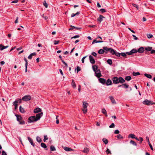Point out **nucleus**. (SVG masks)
I'll list each match as a JSON object with an SVG mask.
<instances>
[{
    "mask_svg": "<svg viewBox=\"0 0 155 155\" xmlns=\"http://www.w3.org/2000/svg\"><path fill=\"white\" fill-rule=\"evenodd\" d=\"M43 113L41 112L36 115V116H31L28 118V123L36 122L39 120L41 117L42 116Z\"/></svg>",
    "mask_w": 155,
    "mask_h": 155,
    "instance_id": "f257e3e1",
    "label": "nucleus"
},
{
    "mask_svg": "<svg viewBox=\"0 0 155 155\" xmlns=\"http://www.w3.org/2000/svg\"><path fill=\"white\" fill-rule=\"evenodd\" d=\"M112 80L114 84H115L119 83L123 84L125 82V80L122 77L118 78L117 77H114L112 78Z\"/></svg>",
    "mask_w": 155,
    "mask_h": 155,
    "instance_id": "f03ea898",
    "label": "nucleus"
},
{
    "mask_svg": "<svg viewBox=\"0 0 155 155\" xmlns=\"http://www.w3.org/2000/svg\"><path fill=\"white\" fill-rule=\"evenodd\" d=\"M15 116L17 117V120L19 122L20 124L24 125L25 124V121L22 120V117L20 115L16 114Z\"/></svg>",
    "mask_w": 155,
    "mask_h": 155,
    "instance_id": "7ed1b4c3",
    "label": "nucleus"
},
{
    "mask_svg": "<svg viewBox=\"0 0 155 155\" xmlns=\"http://www.w3.org/2000/svg\"><path fill=\"white\" fill-rule=\"evenodd\" d=\"M88 105V104L87 103L83 101V105L82 109V110L84 114H86L87 111V107Z\"/></svg>",
    "mask_w": 155,
    "mask_h": 155,
    "instance_id": "20e7f679",
    "label": "nucleus"
},
{
    "mask_svg": "<svg viewBox=\"0 0 155 155\" xmlns=\"http://www.w3.org/2000/svg\"><path fill=\"white\" fill-rule=\"evenodd\" d=\"M143 103L147 105H153L155 104V103L153 101H149L148 100L146 99L143 102Z\"/></svg>",
    "mask_w": 155,
    "mask_h": 155,
    "instance_id": "39448f33",
    "label": "nucleus"
},
{
    "mask_svg": "<svg viewBox=\"0 0 155 155\" xmlns=\"http://www.w3.org/2000/svg\"><path fill=\"white\" fill-rule=\"evenodd\" d=\"M31 97L29 95H25L22 98V100L24 101H28L31 99Z\"/></svg>",
    "mask_w": 155,
    "mask_h": 155,
    "instance_id": "423d86ee",
    "label": "nucleus"
},
{
    "mask_svg": "<svg viewBox=\"0 0 155 155\" xmlns=\"http://www.w3.org/2000/svg\"><path fill=\"white\" fill-rule=\"evenodd\" d=\"M95 72V76L98 78H99L102 76V75L101 74L100 69H98Z\"/></svg>",
    "mask_w": 155,
    "mask_h": 155,
    "instance_id": "0eeeda50",
    "label": "nucleus"
},
{
    "mask_svg": "<svg viewBox=\"0 0 155 155\" xmlns=\"http://www.w3.org/2000/svg\"><path fill=\"white\" fill-rule=\"evenodd\" d=\"M89 59L90 62L92 64H94L95 63V61L94 58L91 55L89 56Z\"/></svg>",
    "mask_w": 155,
    "mask_h": 155,
    "instance_id": "6e6552de",
    "label": "nucleus"
},
{
    "mask_svg": "<svg viewBox=\"0 0 155 155\" xmlns=\"http://www.w3.org/2000/svg\"><path fill=\"white\" fill-rule=\"evenodd\" d=\"M98 80L100 83H101L103 84H105L106 82V80L103 78H100L98 79Z\"/></svg>",
    "mask_w": 155,
    "mask_h": 155,
    "instance_id": "1a4fd4ad",
    "label": "nucleus"
},
{
    "mask_svg": "<svg viewBox=\"0 0 155 155\" xmlns=\"http://www.w3.org/2000/svg\"><path fill=\"white\" fill-rule=\"evenodd\" d=\"M144 51V50L143 47H141L137 50V52L139 53H142Z\"/></svg>",
    "mask_w": 155,
    "mask_h": 155,
    "instance_id": "9d476101",
    "label": "nucleus"
},
{
    "mask_svg": "<svg viewBox=\"0 0 155 155\" xmlns=\"http://www.w3.org/2000/svg\"><path fill=\"white\" fill-rule=\"evenodd\" d=\"M109 97L110 98V101H111V102L112 104H116V102L115 100H114L113 97L112 96H109Z\"/></svg>",
    "mask_w": 155,
    "mask_h": 155,
    "instance_id": "9b49d317",
    "label": "nucleus"
},
{
    "mask_svg": "<svg viewBox=\"0 0 155 155\" xmlns=\"http://www.w3.org/2000/svg\"><path fill=\"white\" fill-rule=\"evenodd\" d=\"M71 85L74 89H76L77 87L74 80H72Z\"/></svg>",
    "mask_w": 155,
    "mask_h": 155,
    "instance_id": "f8f14e48",
    "label": "nucleus"
},
{
    "mask_svg": "<svg viewBox=\"0 0 155 155\" xmlns=\"http://www.w3.org/2000/svg\"><path fill=\"white\" fill-rule=\"evenodd\" d=\"M107 86L110 85L112 84V82L109 79L107 80L105 83Z\"/></svg>",
    "mask_w": 155,
    "mask_h": 155,
    "instance_id": "ddd939ff",
    "label": "nucleus"
},
{
    "mask_svg": "<svg viewBox=\"0 0 155 155\" xmlns=\"http://www.w3.org/2000/svg\"><path fill=\"white\" fill-rule=\"evenodd\" d=\"M104 18V17L103 15H100L99 17L97 18V21L101 22L102 21Z\"/></svg>",
    "mask_w": 155,
    "mask_h": 155,
    "instance_id": "4468645a",
    "label": "nucleus"
},
{
    "mask_svg": "<svg viewBox=\"0 0 155 155\" xmlns=\"http://www.w3.org/2000/svg\"><path fill=\"white\" fill-rule=\"evenodd\" d=\"M41 110L39 108H37L35 109L34 111V113H37L38 112H41Z\"/></svg>",
    "mask_w": 155,
    "mask_h": 155,
    "instance_id": "2eb2a0df",
    "label": "nucleus"
},
{
    "mask_svg": "<svg viewBox=\"0 0 155 155\" xmlns=\"http://www.w3.org/2000/svg\"><path fill=\"white\" fill-rule=\"evenodd\" d=\"M28 140L29 141L31 144L33 146H34L35 144L33 143V141L32 140L30 137H28Z\"/></svg>",
    "mask_w": 155,
    "mask_h": 155,
    "instance_id": "dca6fc26",
    "label": "nucleus"
},
{
    "mask_svg": "<svg viewBox=\"0 0 155 155\" xmlns=\"http://www.w3.org/2000/svg\"><path fill=\"white\" fill-rule=\"evenodd\" d=\"M102 113L104 114L106 117H107V113L106 110L104 108H103L102 109Z\"/></svg>",
    "mask_w": 155,
    "mask_h": 155,
    "instance_id": "f3484780",
    "label": "nucleus"
},
{
    "mask_svg": "<svg viewBox=\"0 0 155 155\" xmlns=\"http://www.w3.org/2000/svg\"><path fill=\"white\" fill-rule=\"evenodd\" d=\"M24 60L25 62V72H27V66L28 65V62L27 61V60L26 59V58H24Z\"/></svg>",
    "mask_w": 155,
    "mask_h": 155,
    "instance_id": "a211bd4d",
    "label": "nucleus"
},
{
    "mask_svg": "<svg viewBox=\"0 0 155 155\" xmlns=\"http://www.w3.org/2000/svg\"><path fill=\"white\" fill-rule=\"evenodd\" d=\"M8 46H4L2 45H0V49L1 50H3L6 48H8Z\"/></svg>",
    "mask_w": 155,
    "mask_h": 155,
    "instance_id": "6ab92c4d",
    "label": "nucleus"
},
{
    "mask_svg": "<svg viewBox=\"0 0 155 155\" xmlns=\"http://www.w3.org/2000/svg\"><path fill=\"white\" fill-rule=\"evenodd\" d=\"M92 68L94 71L95 72L98 70V67L96 65H93L92 66Z\"/></svg>",
    "mask_w": 155,
    "mask_h": 155,
    "instance_id": "aec40b11",
    "label": "nucleus"
},
{
    "mask_svg": "<svg viewBox=\"0 0 155 155\" xmlns=\"http://www.w3.org/2000/svg\"><path fill=\"white\" fill-rule=\"evenodd\" d=\"M152 49V47H145V49L147 51H150Z\"/></svg>",
    "mask_w": 155,
    "mask_h": 155,
    "instance_id": "412c9836",
    "label": "nucleus"
},
{
    "mask_svg": "<svg viewBox=\"0 0 155 155\" xmlns=\"http://www.w3.org/2000/svg\"><path fill=\"white\" fill-rule=\"evenodd\" d=\"M64 149L67 151H70L72 150V149L68 147H64Z\"/></svg>",
    "mask_w": 155,
    "mask_h": 155,
    "instance_id": "4be33fe9",
    "label": "nucleus"
},
{
    "mask_svg": "<svg viewBox=\"0 0 155 155\" xmlns=\"http://www.w3.org/2000/svg\"><path fill=\"white\" fill-rule=\"evenodd\" d=\"M103 48V49L104 50H105L107 51L106 53H107V51H109L110 49V48H108L107 47H104Z\"/></svg>",
    "mask_w": 155,
    "mask_h": 155,
    "instance_id": "5701e85b",
    "label": "nucleus"
},
{
    "mask_svg": "<svg viewBox=\"0 0 155 155\" xmlns=\"http://www.w3.org/2000/svg\"><path fill=\"white\" fill-rule=\"evenodd\" d=\"M20 111L21 113H24L25 112L24 109L21 106L19 107Z\"/></svg>",
    "mask_w": 155,
    "mask_h": 155,
    "instance_id": "b1692460",
    "label": "nucleus"
},
{
    "mask_svg": "<svg viewBox=\"0 0 155 155\" xmlns=\"http://www.w3.org/2000/svg\"><path fill=\"white\" fill-rule=\"evenodd\" d=\"M102 140L105 144H107L108 142V140L105 138H103Z\"/></svg>",
    "mask_w": 155,
    "mask_h": 155,
    "instance_id": "393cba45",
    "label": "nucleus"
},
{
    "mask_svg": "<svg viewBox=\"0 0 155 155\" xmlns=\"http://www.w3.org/2000/svg\"><path fill=\"white\" fill-rule=\"evenodd\" d=\"M115 51H116L115 50L111 48H110V49L109 51L110 52V53H111L112 54H114Z\"/></svg>",
    "mask_w": 155,
    "mask_h": 155,
    "instance_id": "a878e982",
    "label": "nucleus"
},
{
    "mask_svg": "<svg viewBox=\"0 0 155 155\" xmlns=\"http://www.w3.org/2000/svg\"><path fill=\"white\" fill-rule=\"evenodd\" d=\"M144 75L146 77H147L148 78H149L150 79L152 77V76L151 75L149 74L146 73L144 74Z\"/></svg>",
    "mask_w": 155,
    "mask_h": 155,
    "instance_id": "bb28decb",
    "label": "nucleus"
},
{
    "mask_svg": "<svg viewBox=\"0 0 155 155\" xmlns=\"http://www.w3.org/2000/svg\"><path fill=\"white\" fill-rule=\"evenodd\" d=\"M135 136L134 134H130L128 137H130L132 138H135Z\"/></svg>",
    "mask_w": 155,
    "mask_h": 155,
    "instance_id": "cd10ccee",
    "label": "nucleus"
},
{
    "mask_svg": "<svg viewBox=\"0 0 155 155\" xmlns=\"http://www.w3.org/2000/svg\"><path fill=\"white\" fill-rule=\"evenodd\" d=\"M123 87V88H127L129 87V85L128 84H126V83L122 84Z\"/></svg>",
    "mask_w": 155,
    "mask_h": 155,
    "instance_id": "c85d7f7f",
    "label": "nucleus"
},
{
    "mask_svg": "<svg viewBox=\"0 0 155 155\" xmlns=\"http://www.w3.org/2000/svg\"><path fill=\"white\" fill-rule=\"evenodd\" d=\"M125 80L127 81H129L131 79V77L130 76H127L125 77Z\"/></svg>",
    "mask_w": 155,
    "mask_h": 155,
    "instance_id": "c756f323",
    "label": "nucleus"
},
{
    "mask_svg": "<svg viewBox=\"0 0 155 155\" xmlns=\"http://www.w3.org/2000/svg\"><path fill=\"white\" fill-rule=\"evenodd\" d=\"M104 52V50L102 49H100L98 51V53L100 54H103Z\"/></svg>",
    "mask_w": 155,
    "mask_h": 155,
    "instance_id": "7c9ffc66",
    "label": "nucleus"
},
{
    "mask_svg": "<svg viewBox=\"0 0 155 155\" xmlns=\"http://www.w3.org/2000/svg\"><path fill=\"white\" fill-rule=\"evenodd\" d=\"M13 105L15 106V109H16L18 107V106L17 104V102L16 101H14L13 103Z\"/></svg>",
    "mask_w": 155,
    "mask_h": 155,
    "instance_id": "2f4dec72",
    "label": "nucleus"
},
{
    "mask_svg": "<svg viewBox=\"0 0 155 155\" xmlns=\"http://www.w3.org/2000/svg\"><path fill=\"white\" fill-rule=\"evenodd\" d=\"M102 42H103V41H97L96 40H94L92 42V44H93L94 43H101Z\"/></svg>",
    "mask_w": 155,
    "mask_h": 155,
    "instance_id": "473e14b6",
    "label": "nucleus"
},
{
    "mask_svg": "<svg viewBox=\"0 0 155 155\" xmlns=\"http://www.w3.org/2000/svg\"><path fill=\"white\" fill-rule=\"evenodd\" d=\"M130 52L132 54L133 53H136L137 52V50L136 49H133L130 51Z\"/></svg>",
    "mask_w": 155,
    "mask_h": 155,
    "instance_id": "72a5a7b5",
    "label": "nucleus"
},
{
    "mask_svg": "<svg viewBox=\"0 0 155 155\" xmlns=\"http://www.w3.org/2000/svg\"><path fill=\"white\" fill-rule=\"evenodd\" d=\"M41 147L44 148H47V146L45 143H41Z\"/></svg>",
    "mask_w": 155,
    "mask_h": 155,
    "instance_id": "f704fd0d",
    "label": "nucleus"
},
{
    "mask_svg": "<svg viewBox=\"0 0 155 155\" xmlns=\"http://www.w3.org/2000/svg\"><path fill=\"white\" fill-rule=\"evenodd\" d=\"M130 143L134 145L135 146H136L137 145V143H136V142L134 141L133 140H130Z\"/></svg>",
    "mask_w": 155,
    "mask_h": 155,
    "instance_id": "c9c22d12",
    "label": "nucleus"
},
{
    "mask_svg": "<svg viewBox=\"0 0 155 155\" xmlns=\"http://www.w3.org/2000/svg\"><path fill=\"white\" fill-rule=\"evenodd\" d=\"M50 150L51 151H54L56 150L55 147L52 146H51L50 147Z\"/></svg>",
    "mask_w": 155,
    "mask_h": 155,
    "instance_id": "e433bc0d",
    "label": "nucleus"
},
{
    "mask_svg": "<svg viewBox=\"0 0 155 155\" xmlns=\"http://www.w3.org/2000/svg\"><path fill=\"white\" fill-rule=\"evenodd\" d=\"M36 140L37 142L40 143L41 142V138L37 136L36 137Z\"/></svg>",
    "mask_w": 155,
    "mask_h": 155,
    "instance_id": "4c0bfd02",
    "label": "nucleus"
},
{
    "mask_svg": "<svg viewBox=\"0 0 155 155\" xmlns=\"http://www.w3.org/2000/svg\"><path fill=\"white\" fill-rule=\"evenodd\" d=\"M107 62L110 65H111L112 64V60L111 59H108L107 61Z\"/></svg>",
    "mask_w": 155,
    "mask_h": 155,
    "instance_id": "58836bf2",
    "label": "nucleus"
},
{
    "mask_svg": "<svg viewBox=\"0 0 155 155\" xmlns=\"http://www.w3.org/2000/svg\"><path fill=\"white\" fill-rule=\"evenodd\" d=\"M43 5L45 6L46 8H47L48 7V5L47 3H46V1H44L43 2Z\"/></svg>",
    "mask_w": 155,
    "mask_h": 155,
    "instance_id": "ea45409f",
    "label": "nucleus"
},
{
    "mask_svg": "<svg viewBox=\"0 0 155 155\" xmlns=\"http://www.w3.org/2000/svg\"><path fill=\"white\" fill-rule=\"evenodd\" d=\"M114 54H115V55L117 57H120V53H119L115 51Z\"/></svg>",
    "mask_w": 155,
    "mask_h": 155,
    "instance_id": "a19ab883",
    "label": "nucleus"
},
{
    "mask_svg": "<svg viewBox=\"0 0 155 155\" xmlns=\"http://www.w3.org/2000/svg\"><path fill=\"white\" fill-rule=\"evenodd\" d=\"M89 151V149L87 148H85L83 150L84 152L85 153H87Z\"/></svg>",
    "mask_w": 155,
    "mask_h": 155,
    "instance_id": "79ce46f5",
    "label": "nucleus"
},
{
    "mask_svg": "<svg viewBox=\"0 0 155 155\" xmlns=\"http://www.w3.org/2000/svg\"><path fill=\"white\" fill-rule=\"evenodd\" d=\"M140 74V73L138 72H133V76H137L139 75Z\"/></svg>",
    "mask_w": 155,
    "mask_h": 155,
    "instance_id": "37998d69",
    "label": "nucleus"
},
{
    "mask_svg": "<svg viewBox=\"0 0 155 155\" xmlns=\"http://www.w3.org/2000/svg\"><path fill=\"white\" fill-rule=\"evenodd\" d=\"M106 152L107 154H108L109 153H110V154H111L110 151L109 150L108 148L107 149L106 151Z\"/></svg>",
    "mask_w": 155,
    "mask_h": 155,
    "instance_id": "c03bdc74",
    "label": "nucleus"
},
{
    "mask_svg": "<svg viewBox=\"0 0 155 155\" xmlns=\"http://www.w3.org/2000/svg\"><path fill=\"white\" fill-rule=\"evenodd\" d=\"M147 38H152L153 37V35L152 34H147Z\"/></svg>",
    "mask_w": 155,
    "mask_h": 155,
    "instance_id": "a18cd8bd",
    "label": "nucleus"
},
{
    "mask_svg": "<svg viewBox=\"0 0 155 155\" xmlns=\"http://www.w3.org/2000/svg\"><path fill=\"white\" fill-rule=\"evenodd\" d=\"M21 99H17L15 101H16L17 102V104L18 103H21Z\"/></svg>",
    "mask_w": 155,
    "mask_h": 155,
    "instance_id": "49530a36",
    "label": "nucleus"
},
{
    "mask_svg": "<svg viewBox=\"0 0 155 155\" xmlns=\"http://www.w3.org/2000/svg\"><path fill=\"white\" fill-rule=\"evenodd\" d=\"M100 11L101 12V13H103L104 12H106V10L104 8H101L100 10Z\"/></svg>",
    "mask_w": 155,
    "mask_h": 155,
    "instance_id": "de8ad7c7",
    "label": "nucleus"
},
{
    "mask_svg": "<svg viewBox=\"0 0 155 155\" xmlns=\"http://www.w3.org/2000/svg\"><path fill=\"white\" fill-rule=\"evenodd\" d=\"M117 137L118 139H122L123 137L120 134H119L117 136Z\"/></svg>",
    "mask_w": 155,
    "mask_h": 155,
    "instance_id": "09e8293b",
    "label": "nucleus"
},
{
    "mask_svg": "<svg viewBox=\"0 0 155 155\" xmlns=\"http://www.w3.org/2000/svg\"><path fill=\"white\" fill-rule=\"evenodd\" d=\"M74 28H76V29H78L77 27H75L74 26H73L71 25V28H70V29H69V30H71Z\"/></svg>",
    "mask_w": 155,
    "mask_h": 155,
    "instance_id": "8fccbe9b",
    "label": "nucleus"
},
{
    "mask_svg": "<svg viewBox=\"0 0 155 155\" xmlns=\"http://www.w3.org/2000/svg\"><path fill=\"white\" fill-rule=\"evenodd\" d=\"M41 16L44 18L45 20H47L48 19V17L47 16H44V14H43L42 15H41Z\"/></svg>",
    "mask_w": 155,
    "mask_h": 155,
    "instance_id": "3c124183",
    "label": "nucleus"
},
{
    "mask_svg": "<svg viewBox=\"0 0 155 155\" xmlns=\"http://www.w3.org/2000/svg\"><path fill=\"white\" fill-rule=\"evenodd\" d=\"M120 55L123 57H126L127 56L126 53L124 52L121 53H120Z\"/></svg>",
    "mask_w": 155,
    "mask_h": 155,
    "instance_id": "603ef678",
    "label": "nucleus"
},
{
    "mask_svg": "<svg viewBox=\"0 0 155 155\" xmlns=\"http://www.w3.org/2000/svg\"><path fill=\"white\" fill-rule=\"evenodd\" d=\"M44 139L43 141L45 142L46 140L48 139V137H47V135H44Z\"/></svg>",
    "mask_w": 155,
    "mask_h": 155,
    "instance_id": "864d4df0",
    "label": "nucleus"
},
{
    "mask_svg": "<svg viewBox=\"0 0 155 155\" xmlns=\"http://www.w3.org/2000/svg\"><path fill=\"white\" fill-rule=\"evenodd\" d=\"M132 5L134 7H136L137 8V10H138L139 8L137 5L135 4H133Z\"/></svg>",
    "mask_w": 155,
    "mask_h": 155,
    "instance_id": "5fc2aeb1",
    "label": "nucleus"
},
{
    "mask_svg": "<svg viewBox=\"0 0 155 155\" xmlns=\"http://www.w3.org/2000/svg\"><path fill=\"white\" fill-rule=\"evenodd\" d=\"M110 128H113L115 127V125L114 123H112V124L109 126Z\"/></svg>",
    "mask_w": 155,
    "mask_h": 155,
    "instance_id": "6e6d98bb",
    "label": "nucleus"
},
{
    "mask_svg": "<svg viewBox=\"0 0 155 155\" xmlns=\"http://www.w3.org/2000/svg\"><path fill=\"white\" fill-rule=\"evenodd\" d=\"M119 133H120V132L118 130H115L114 132V133L116 134H119Z\"/></svg>",
    "mask_w": 155,
    "mask_h": 155,
    "instance_id": "4d7b16f0",
    "label": "nucleus"
},
{
    "mask_svg": "<svg viewBox=\"0 0 155 155\" xmlns=\"http://www.w3.org/2000/svg\"><path fill=\"white\" fill-rule=\"evenodd\" d=\"M151 54H155V50L154 49H152L150 51Z\"/></svg>",
    "mask_w": 155,
    "mask_h": 155,
    "instance_id": "13d9d810",
    "label": "nucleus"
},
{
    "mask_svg": "<svg viewBox=\"0 0 155 155\" xmlns=\"http://www.w3.org/2000/svg\"><path fill=\"white\" fill-rule=\"evenodd\" d=\"M59 41H58L54 40V45H58L59 43Z\"/></svg>",
    "mask_w": 155,
    "mask_h": 155,
    "instance_id": "bf43d9fd",
    "label": "nucleus"
},
{
    "mask_svg": "<svg viewBox=\"0 0 155 155\" xmlns=\"http://www.w3.org/2000/svg\"><path fill=\"white\" fill-rule=\"evenodd\" d=\"M78 15V12L76 13L75 14L73 13L71 15V17H74V16H75L76 15Z\"/></svg>",
    "mask_w": 155,
    "mask_h": 155,
    "instance_id": "052dcab7",
    "label": "nucleus"
},
{
    "mask_svg": "<svg viewBox=\"0 0 155 155\" xmlns=\"http://www.w3.org/2000/svg\"><path fill=\"white\" fill-rule=\"evenodd\" d=\"M32 56L31 54H30L28 57V58L29 59H32Z\"/></svg>",
    "mask_w": 155,
    "mask_h": 155,
    "instance_id": "680f3d73",
    "label": "nucleus"
},
{
    "mask_svg": "<svg viewBox=\"0 0 155 155\" xmlns=\"http://www.w3.org/2000/svg\"><path fill=\"white\" fill-rule=\"evenodd\" d=\"M87 56L84 57H83V58L82 59V62L83 63H84V59H85V58Z\"/></svg>",
    "mask_w": 155,
    "mask_h": 155,
    "instance_id": "e2e57ef3",
    "label": "nucleus"
},
{
    "mask_svg": "<svg viewBox=\"0 0 155 155\" xmlns=\"http://www.w3.org/2000/svg\"><path fill=\"white\" fill-rule=\"evenodd\" d=\"M91 54L93 55L94 56H96L97 55L96 53H95V52H93Z\"/></svg>",
    "mask_w": 155,
    "mask_h": 155,
    "instance_id": "0e129e2a",
    "label": "nucleus"
},
{
    "mask_svg": "<svg viewBox=\"0 0 155 155\" xmlns=\"http://www.w3.org/2000/svg\"><path fill=\"white\" fill-rule=\"evenodd\" d=\"M2 155H7L6 153L4 150L2 152Z\"/></svg>",
    "mask_w": 155,
    "mask_h": 155,
    "instance_id": "69168bd1",
    "label": "nucleus"
},
{
    "mask_svg": "<svg viewBox=\"0 0 155 155\" xmlns=\"http://www.w3.org/2000/svg\"><path fill=\"white\" fill-rule=\"evenodd\" d=\"M132 36L134 38V39L135 40H137L138 39V38L136 37V36L134 35H133Z\"/></svg>",
    "mask_w": 155,
    "mask_h": 155,
    "instance_id": "338daca9",
    "label": "nucleus"
},
{
    "mask_svg": "<svg viewBox=\"0 0 155 155\" xmlns=\"http://www.w3.org/2000/svg\"><path fill=\"white\" fill-rule=\"evenodd\" d=\"M139 141H140V143H141L142 141L143 140V138L142 137H140L139 138Z\"/></svg>",
    "mask_w": 155,
    "mask_h": 155,
    "instance_id": "774afa93",
    "label": "nucleus"
}]
</instances>
